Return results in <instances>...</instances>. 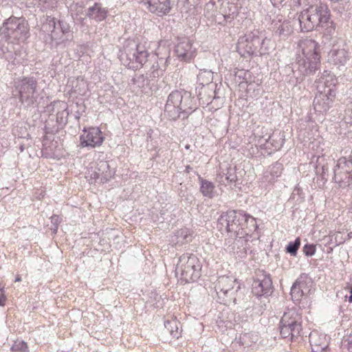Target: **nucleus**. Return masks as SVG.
<instances>
[{"label":"nucleus","instance_id":"40","mask_svg":"<svg viewBox=\"0 0 352 352\" xmlns=\"http://www.w3.org/2000/svg\"><path fill=\"white\" fill-rule=\"evenodd\" d=\"M246 223H243L240 225V234L239 236H236V239L234 241L235 245L242 244L243 239H245V230Z\"/></svg>","mask_w":352,"mask_h":352},{"label":"nucleus","instance_id":"2","mask_svg":"<svg viewBox=\"0 0 352 352\" xmlns=\"http://www.w3.org/2000/svg\"><path fill=\"white\" fill-rule=\"evenodd\" d=\"M299 47L302 55H298L293 67V72L296 84L302 82L304 77L313 75L319 69L320 65V45L311 38L301 40Z\"/></svg>","mask_w":352,"mask_h":352},{"label":"nucleus","instance_id":"54","mask_svg":"<svg viewBox=\"0 0 352 352\" xmlns=\"http://www.w3.org/2000/svg\"><path fill=\"white\" fill-rule=\"evenodd\" d=\"M21 278L19 276H18L17 277H16V278H15V282H19V281H21Z\"/></svg>","mask_w":352,"mask_h":352},{"label":"nucleus","instance_id":"31","mask_svg":"<svg viewBox=\"0 0 352 352\" xmlns=\"http://www.w3.org/2000/svg\"><path fill=\"white\" fill-rule=\"evenodd\" d=\"M273 31L275 35L286 37L292 32V27L288 21H278L274 23Z\"/></svg>","mask_w":352,"mask_h":352},{"label":"nucleus","instance_id":"19","mask_svg":"<svg viewBox=\"0 0 352 352\" xmlns=\"http://www.w3.org/2000/svg\"><path fill=\"white\" fill-rule=\"evenodd\" d=\"M338 80L331 72L324 70L315 81L318 91L326 92L328 89H332L336 94L335 87Z\"/></svg>","mask_w":352,"mask_h":352},{"label":"nucleus","instance_id":"38","mask_svg":"<svg viewBox=\"0 0 352 352\" xmlns=\"http://www.w3.org/2000/svg\"><path fill=\"white\" fill-rule=\"evenodd\" d=\"M300 245V240L299 238H296L294 241H291L288 243L286 247V251L291 255L296 256Z\"/></svg>","mask_w":352,"mask_h":352},{"label":"nucleus","instance_id":"52","mask_svg":"<svg viewBox=\"0 0 352 352\" xmlns=\"http://www.w3.org/2000/svg\"><path fill=\"white\" fill-rule=\"evenodd\" d=\"M81 116V113H79V111H77L76 112V115L75 116V117L77 118V119H79L80 117Z\"/></svg>","mask_w":352,"mask_h":352},{"label":"nucleus","instance_id":"36","mask_svg":"<svg viewBox=\"0 0 352 352\" xmlns=\"http://www.w3.org/2000/svg\"><path fill=\"white\" fill-rule=\"evenodd\" d=\"M299 281H295L293 284L290 294L294 301L299 302L302 296H305V291L298 287Z\"/></svg>","mask_w":352,"mask_h":352},{"label":"nucleus","instance_id":"3","mask_svg":"<svg viewBox=\"0 0 352 352\" xmlns=\"http://www.w3.org/2000/svg\"><path fill=\"white\" fill-rule=\"evenodd\" d=\"M196 109V104L190 92L175 90L172 91L165 105V113L170 120L184 119Z\"/></svg>","mask_w":352,"mask_h":352},{"label":"nucleus","instance_id":"61","mask_svg":"<svg viewBox=\"0 0 352 352\" xmlns=\"http://www.w3.org/2000/svg\"><path fill=\"white\" fill-rule=\"evenodd\" d=\"M98 132L101 133L100 129H98Z\"/></svg>","mask_w":352,"mask_h":352},{"label":"nucleus","instance_id":"42","mask_svg":"<svg viewBox=\"0 0 352 352\" xmlns=\"http://www.w3.org/2000/svg\"><path fill=\"white\" fill-rule=\"evenodd\" d=\"M296 281H299L298 287L305 291V295H307L309 292V289L307 287V284L306 283V277L303 276H300L299 278L296 279Z\"/></svg>","mask_w":352,"mask_h":352},{"label":"nucleus","instance_id":"56","mask_svg":"<svg viewBox=\"0 0 352 352\" xmlns=\"http://www.w3.org/2000/svg\"><path fill=\"white\" fill-rule=\"evenodd\" d=\"M276 3H280L282 2L283 0H274Z\"/></svg>","mask_w":352,"mask_h":352},{"label":"nucleus","instance_id":"14","mask_svg":"<svg viewBox=\"0 0 352 352\" xmlns=\"http://www.w3.org/2000/svg\"><path fill=\"white\" fill-rule=\"evenodd\" d=\"M335 96L336 94L332 89H328L326 92L317 91L313 102L314 110L319 113L327 112L333 104Z\"/></svg>","mask_w":352,"mask_h":352},{"label":"nucleus","instance_id":"43","mask_svg":"<svg viewBox=\"0 0 352 352\" xmlns=\"http://www.w3.org/2000/svg\"><path fill=\"white\" fill-rule=\"evenodd\" d=\"M51 222L53 224L54 226V231H57L58 230V224L60 223V218L59 216L58 215H53L52 217H51Z\"/></svg>","mask_w":352,"mask_h":352},{"label":"nucleus","instance_id":"44","mask_svg":"<svg viewBox=\"0 0 352 352\" xmlns=\"http://www.w3.org/2000/svg\"><path fill=\"white\" fill-rule=\"evenodd\" d=\"M334 238H335V241H336L337 245L342 244V243H344L346 241V239L342 237V234H341L340 232H338L335 234Z\"/></svg>","mask_w":352,"mask_h":352},{"label":"nucleus","instance_id":"4","mask_svg":"<svg viewBox=\"0 0 352 352\" xmlns=\"http://www.w3.org/2000/svg\"><path fill=\"white\" fill-rule=\"evenodd\" d=\"M149 57L146 46L134 40H126L119 54L122 64L132 69L142 67Z\"/></svg>","mask_w":352,"mask_h":352},{"label":"nucleus","instance_id":"27","mask_svg":"<svg viewBox=\"0 0 352 352\" xmlns=\"http://www.w3.org/2000/svg\"><path fill=\"white\" fill-rule=\"evenodd\" d=\"M242 214L244 216V219L241 221L242 224L246 223L245 230V239H244V241L247 243L252 237V235L254 234V232L257 230L258 225L256 219L251 215L247 214L244 211H243Z\"/></svg>","mask_w":352,"mask_h":352},{"label":"nucleus","instance_id":"6","mask_svg":"<svg viewBox=\"0 0 352 352\" xmlns=\"http://www.w3.org/2000/svg\"><path fill=\"white\" fill-rule=\"evenodd\" d=\"M28 23L23 18L10 16L0 28V35L6 41L14 43L23 42L28 36Z\"/></svg>","mask_w":352,"mask_h":352},{"label":"nucleus","instance_id":"24","mask_svg":"<svg viewBox=\"0 0 352 352\" xmlns=\"http://www.w3.org/2000/svg\"><path fill=\"white\" fill-rule=\"evenodd\" d=\"M237 180L236 171L234 168H229L219 171L216 177L217 182L221 186L234 184Z\"/></svg>","mask_w":352,"mask_h":352},{"label":"nucleus","instance_id":"47","mask_svg":"<svg viewBox=\"0 0 352 352\" xmlns=\"http://www.w3.org/2000/svg\"><path fill=\"white\" fill-rule=\"evenodd\" d=\"M243 250H244L243 252L241 250L236 252V254H238L239 257L243 258L245 256V254H246L245 248H244Z\"/></svg>","mask_w":352,"mask_h":352},{"label":"nucleus","instance_id":"34","mask_svg":"<svg viewBox=\"0 0 352 352\" xmlns=\"http://www.w3.org/2000/svg\"><path fill=\"white\" fill-rule=\"evenodd\" d=\"M267 136L266 142L275 150L280 149L284 144L285 138L283 133H265Z\"/></svg>","mask_w":352,"mask_h":352},{"label":"nucleus","instance_id":"23","mask_svg":"<svg viewBox=\"0 0 352 352\" xmlns=\"http://www.w3.org/2000/svg\"><path fill=\"white\" fill-rule=\"evenodd\" d=\"M102 133H82L80 135V144L83 147L94 148L99 146L104 141Z\"/></svg>","mask_w":352,"mask_h":352},{"label":"nucleus","instance_id":"22","mask_svg":"<svg viewBox=\"0 0 352 352\" xmlns=\"http://www.w3.org/2000/svg\"><path fill=\"white\" fill-rule=\"evenodd\" d=\"M151 58L154 63L151 67L150 78H156L163 74L168 66L170 57H159L157 54H153Z\"/></svg>","mask_w":352,"mask_h":352},{"label":"nucleus","instance_id":"62","mask_svg":"<svg viewBox=\"0 0 352 352\" xmlns=\"http://www.w3.org/2000/svg\"><path fill=\"white\" fill-rule=\"evenodd\" d=\"M100 181H101V182H104L102 178H100Z\"/></svg>","mask_w":352,"mask_h":352},{"label":"nucleus","instance_id":"57","mask_svg":"<svg viewBox=\"0 0 352 352\" xmlns=\"http://www.w3.org/2000/svg\"><path fill=\"white\" fill-rule=\"evenodd\" d=\"M6 58L8 59V60H11L12 57H10L9 56H6Z\"/></svg>","mask_w":352,"mask_h":352},{"label":"nucleus","instance_id":"50","mask_svg":"<svg viewBox=\"0 0 352 352\" xmlns=\"http://www.w3.org/2000/svg\"><path fill=\"white\" fill-rule=\"evenodd\" d=\"M191 170H192V168H191L190 166H187L186 167V171L187 173H190Z\"/></svg>","mask_w":352,"mask_h":352},{"label":"nucleus","instance_id":"55","mask_svg":"<svg viewBox=\"0 0 352 352\" xmlns=\"http://www.w3.org/2000/svg\"><path fill=\"white\" fill-rule=\"evenodd\" d=\"M216 121H217V120L211 119L210 120L211 124H214Z\"/></svg>","mask_w":352,"mask_h":352},{"label":"nucleus","instance_id":"21","mask_svg":"<svg viewBox=\"0 0 352 352\" xmlns=\"http://www.w3.org/2000/svg\"><path fill=\"white\" fill-rule=\"evenodd\" d=\"M217 85H210V86H197L196 94L201 104H208L213 99L217 98Z\"/></svg>","mask_w":352,"mask_h":352},{"label":"nucleus","instance_id":"18","mask_svg":"<svg viewBox=\"0 0 352 352\" xmlns=\"http://www.w3.org/2000/svg\"><path fill=\"white\" fill-rule=\"evenodd\" d=\"M174 52L179 59L184 61H190L196 54L195 49L193 48L191 41L187 38L179 40L175 46Z\"/></svg>","mask_w":352,"mask_h":352},{"label":"nucleus","instance_id":"8","mask_svg":"<svg viewBox=\"0 0 352 352\" xmlns=\"http://www.w3.org/2000/svg\"><path fill=\"white\" fill-rule=\"evenodd\" d=\"M302 316L295 309L285 311L280 321V334L283 338L293 341L301 336Z\"/></svg>","mask_w":352,"mask_h":352},{"label":"nucleus","instance_id":"37","mask_svg":"<svg viewBox=\"0 0 352 352\" xmlns=\"http://www.w3.org/2000/svg\"><path fill=\"white\" fill-rule=\"evenodd\" d=\"M178 242L184 243L189 242L192 240V232L188 228H183L177 232L176 234Z\"/></svg>","mask_w":352,"mask_h":352},{"label":"nucleus","instance_id":"12","mask_svg":"<svg viewBox=\"0 0 352 352\" xmlns=\"http://www.w3.org/2000/svg\"><path fill=\"white\" fill-rule=\"evenodd\" d=\"M333 170L335 182L340 187L349 186L352 183V155L339 158Z\"/></svg>","mask_w":352,"mask_h":352},{"label":"nucleus","instance_id":"39","mask_svg":"<svg viewBox=\"0 0 352 352\" xmlns=\"http://www.w3.org/2000/svg\"><path fill=\"white\" fill-rule=\"evenodd\" d=\"M13 351L28 352L27 343L23 340H16L11 347Z\"/></svg>","mask_w":352,"mask_h":352},{"label":"nucleus","instance_id":"35","mask_svg":"<svg viewBox=\"0 0 352 352\" xmlns=\"http://www.w3.org/2000/svg\"><path fill=\"white\" fill-rule=\"evenodd\" d=\"M179 322L176 319L166 320L164 322V328L174 338H178L180 336L179 331Z\"/></svg>","mask_w":352,"mask_h":352},{"label":"nucleus","instance_id":"46","mask_svg":"<svg viewBox=\"0 0 352 352\" xmlns=\"http://www.w3.org/2000/svg\"><path fill=\"white\" fill-rule=\"evenodd\" d=\"M99 173L94 172L91 175V179H93L94 182H97V180L100 179Z\"/></svg>","mask_w":352,"mask_h":352},{"label":"nucleus","instance_id":"1","mask_svg":"<svg viewBox=\"0 0 352 352\" xmlns=\"http://www.w3.org/2000/svg\"><path fill=\"white\" fill-rule=\"evenodd\" d=\"M298 20L303 32L322 29L326 43L336 37V24L331 19V12L327 4L320 3L310 6L301 12Z\"/></svg>","mask_w":352,"mask_h":352},{"label":"nucleus","instance_id":"32","mask_svg":"<svg viewBox=\"0 0 352 352\" xmlns=\"http://www.w3.org/2000/svg\"><path fill=\"white\" fill-rule=\"evenodd\" d=\"M238 15V8L232 3L227 2L223 7L222 16L226 23H230Z\"/></svg>","mask_w":352,"mask_h":352},{"label":"nucleus","instance_id":"20","mask_svg":"<svg viewBox=\"0 0 352 352\" xmlns=\"http://www.w3.org/2000/svg\"><path fill=\"white\" fill-rule=\"evenodd\" d=\"M46 111L56 113V122L60 125L66 124L69 113L67 111V104L65 102L59 100L54 101L46 107Z\"/></svg>","mask_w":352,"mask_h":352},{"label":"nucleus","instance_id":"60","mask_svg":"<svg viewBox=\"0 0 352 352\" xmlns=\"http://www.w3.org/2000/svg\"><path fill=\"white\" fill-rule=\"evenodd\" d=\"M104 165H105V166H108V165H107V162H104Z\"/></svg>","mask_w":352,"mask_h":352},{"label":"nucleus","instance_id":"11","mask_svg":"<svg viewBox=\"0 0 352 352\" xmlns=\"http://www.w3.org/2000/svg\"><path fill=\"white\" fill-rule=\"evenodd\" d=\"M265 39L260 36L258 30H254L241 36L237 43V51L242 56L252 55L259 51Z\"/></svg>","mask_w":352,"mask_h":352},{"label":"nucleus","instance_id":"10","mask_svg":"<svg viewBox=\"0 0 352 352\" xmlns=\"http://www.w3.org/2000/svg\"><path fill=\"white\" fill-rule=\"evenodd\" d=\"M243 210H230L223 213L218 219L217 228L221 232L234 233L236 236L240 234V225L244 216Z\"/></svg>","mask_w":352,"mask_h":352},{"label":"nucleus","instance_id":"5","mask_svg":"<svg viewBox=\"0 0 352 352\" xmlns=\"http://www.w3.org/2000/svg\"><path fill=\"white\" fill-rule=\"evenodd\" d=\"M41 27V32L47 34L48 36L45 41H50L52 45L58 46L69 40L70 27L63 21H58L52 16L46 15Z\"/></svg>","mask_w":352,"mask_h":352},{"label":"nucleus","instance_id":"28","mask_svg":"<svg viewBox=\"0 0 352 352\" xmlns=\"http://www.w3.org/2000/svg\"><path fill=\"white\" fill-rule=\"evenodd\" d=\"M198 181L200 184V192L204 197L212 199L216 195L215 186L212 182L204 179L199 175H198Z\"/></svg>","mask_w":352,"mask_h":352},{"label":"nucleus","instance_id":"29","mask_svg":"<svg viewBox=\"0 0 352 352\" xmlns=\"http://www.w3.org/2000/svg\"><path fill=\"white\" fill-rule=\"evenodd\" d=\"M107 10L100 3H96L87 9L86 15L97 21H102L107 17Z\"/></svg>","mask_w":352,"mask_h":352},{"label":"nucleus","instance_id":"49","mask_svg":"<svg viewBox=\"0 0 352 352\" xmlns=\"http://www.w3.org/2000/svg\"><path fill=\"white\" fill-rule=\"evenodd\" d=\"M350 293H351V295H350V296L349 298V301L350 302H352V287L350 289Z\"/></svg>","mask_w":352,"mask_h":352},{"label":"nucleus","instance_id":"26","mask_svg":"<svg viewBox=\"0 0 352 352\" xmlns=\"http://www.w3.org/2000/svg\"><path fill=\"white\" fill-rule=\"evenodd\" d=\"M153 78L142 74H136L131 80L132 84L142 92L148 93L151 89Z\"/></svg>","mask_w":352,"mask_h":352},{"label":"nucleus","instance_id":"25","mask_svg":"<svg viewBox=\"0 0 352 352\" xmlns=\"http://www.w3.org/2000/svg\"><path fill=\"white\" fill-rule=\"evenodd\" d=\"M309 339L312 352L322 351L327 346L325 336L319 334L316 331H313L309 333Z\"/></svg>","mask_w":352,"mask_h":352},{"label":"nucleus","instance_id":"51","mask_svg":"<svg viewBox=\"0 0 352 352\" xmlns=\"http://www.w3.org/2000/svg\"><path fill=\"white\" fill-rule=\"evenodd\" d=\"M349 347L352 349V336H350V340L349 341Z\"/></svg>","mask_w":352,"mask_h":352},{"label":"nucleus","instance_id":"58","mask_svg":"<svg viewBox=\"0 0 352 352\" xmlns=\"http://www.w3.org/2000/svg\"><path fill=\"white\" fill-rule=\"evenodd\" d=\"M81 109H82V111H85V106H83V105H82V106L81 107Z\"/></svg>","mask_w":352,"mask_h":352},{"label":"nucleus","instance_id":"7","mask_svg":"<svg viewBox=\"0 0 352 352\" xmlns=\"http://www.w3.org/2000/svg\"><path fill=\"white\" fill-rule=\"evenodd\" d=\"M201 269V265L199 258L194 254L186 253L179 258L175 267V274L185 283L194 282L200 277Z\"/></svg>","mask_w":352,"mask_h":352},{"label":"nucleus","instance_id":"63","mask_svg":"<svg viewBox=\"0 0 352 352\" xmlns=\"http://www.w3.org/2000/svg\"><path fill=\"white\" fill-rule=\"evenodd\" d=\"M351 213V217L352 218V210L350 212Z\"/></svg>","mask_w":352,"mask_h":352},{"label":"nucleus","instance_id":"45","mask_svg":"<svg viewBox=\"0 0 352 352\" xmlns=\"http://www.w3.org/2000/svg\"><path fill=\"white\" fill-rule=\"evenodd\" d=\"M1 294H0V306H4L5 301L6 300V297L3 294V288L0 289Z\"/></svg>","mask_w":352,"mask_h":352},{"label":"nucleus","instance_id":"33","mask_svg":"<svg viewBox=\"0 0 352 352\" xmlns=\"http://www.w3.org/2000/svg\"><path fill=\"white\" fill-rule=\"evenodd\" d=\"M217 85L213 82V72L211 70L201 69L197 75V86H210Z\"/></svg>","mask_w":352,"mask_h":352},{"label":"nucleus","instance_id":"48","mask_svg":"<svg viewBox=\"0 0 352 352\" xmlns=\"http://www.w3.org/2000/svg\"><path fill=\"white\" fill-rule=\"evenodd\" d=\"M352 238V232L348 233L346 238H344L346 240H349Z\"/></svg>","mask_w":352,"mask_h":352},{"label":"nucleus","instance_id":"30","mask_svg":"<svg viewBox=\"0 0 352 352\" xmlns=\"http://www.w3.org/2000/svg\"><path fill=\"white\" fill-rule=\"evenodd\" d=\"M283 164L279 162L270 166L264 173V179L268 183H273L282 174Z\"/></svg>","mask_w":352,"mask_h":352},{"label":"nucleus","instance_id":"59","mask_svg":"<svg viewBox=\"0 0 352 352\" xmlns=\"http://www.w3.org/2000/svg\"><path fill=\"white\" fill-rule=\"evenodd\" d=\"M82 132H87V130L85 128H84V129L82 130Z\"/></svg>","mask_w":352,"mask_h":352},{"label":"nucleus","instance_id":"17","mask_svg":"<svg viewBox=\"0 0 352 352\" xmlns=\"http://www.w3.org/2000/svg\"><path fill=\"white\" fill-rule=\"evenodd\" d=\"M142 3L148 12L158 16L168 14L172 8L170 0H143Z\"/></svg>","mask_w":352,"mask_h":352},{"label":"nucleus","instance_id":"16","mask_svg":"<svg viewBox=\"0 0 352 352\" xmlns=\"http://www.w3.org/2000/svg\"><path fill=\"white\" fill-rule=\"evenodd\" d=\"M349 54L346 44L333 45L328 54V61L334 65H344L349 59Z\"/></svg>","mask_w":352,"mask_h":352},{"label":"nucleus","instance_id":"53","mask_svg":"<svg viewBox=\"0 0 352 352\" xmlns=\"http://www.w3.org/2000/svg\"><path fill=\"white\" fill-rule=\"evenodd\" d=\"M349 111H351V113H350V115H349V116H350V117H351V119H352V109H348L346 110V113H349Z\"/></svg>","mask_w":352,"mask_h":352},{"label":"nucleus","instance_id":"13","mask_svg":"<svg viewBox=\"0 0 352 352\" xmlns=\"http://www.w3.org/2000/svg\"><path fill=\"white\" fill-rule=\"evenodd\" d=\"M236 285V279L232 277L221 276L219 278L215 289L219 298L222 299L224 304L232 300L235 301L234 294L240 288L239 285L234 288Z\"/></svg>","mask_w":352,"mask_h":352},{"label":"nucleus","instance_id":"41","mask_svg":"<svg viewBox=\"0 0 352 352\" xmlns=\"http://www.w3.org/2000/svg\"><path fill=\"white\" fill-rule=\"evenodd\" d=\"M316 250V245L306 243L303 247V252L307 256H311L315 254Z\"/></svg>","mask_w":352,"mask_h":352},{"label":"nucleus","instance_id":"9","mask_svg":"<svg viewBox=\"0 0 352 352\" xmlns=\"http://www.w3.org/2000/svg\"><path fill=\"white\" fill-rule=\"evenodd\" d=\"M19 94V100L27 107L34 106L38 99V82L34 77H23L15 81Z\"/></svg>","mask_w":352,"mask_h":352},{"label":"nucleus","instance_id":"15","mask_svg":"<svg viewBox=\"0 0 352 352\" xmlns=\"http://www.w3.org/2000/svg\"><path fill=\"white\" fill-rule=\"evenodd\" d=\"M252 293L257 297L269 296L272 292V281L269 274L261 272L252 283Z\"/></svg>","mask_w":352,"mask_h":352}]
</instances>
